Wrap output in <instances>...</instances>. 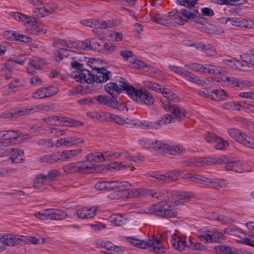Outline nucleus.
Listing matches in <instances>:
<instances>
[{
	"label": "nucleus",
	"instance_id": "32",
	"mask_svg": "<svg viewBox=\"0 0 254 254\" xmlns=\"http://www.w3.org/2000/svg\"><path fill=\"white\" fill-rule=\"evenodd\" d=\"M40 160L41 162L53 164L59 162V158L57 152L52 154L45 155L40 158Z\"/></svg>",
	"mask_w": 254,
	"mask_h": 254
},
{
	"label": "nucleus",
	"instance_id": "50",
	"mask_svg": "<svg viewBox=\"0 0 254 254\" xmlns=\"http://www.w3.org/2000/svg\"><path fill=\"white\" fill-rule=\"evenodd\" d=\"M229 135L236 141L238 142L239 138L243 134V132L240 131L238 129L236 128H231L228 130Z\"/></svg>",
	"mask_w": 254,
	"mask_h": 254
},
{
	"label": "nucleus",
	"instance_id": "21",
	"mask_svg": "<svg viewBox=\"0 0 254 254\" xmlns=\"http://www.w3.org/2000/svg\"><path fill=\"white\" fill-rule=\"evenodd\" d=\"M53 86H49L47 87L40 88L32 94V97L35 99H43L50 96H54L57 92H51L49 89Z\"/></svg>",
	"mask_w": 254,
	"mask_h": 254
},
{
	"label": "nucleus",
	"instance_id": "22",
	"mask_svg": "<svg viewBox=\"0 0 254 254\" xmlns=\"http://www.w3.org/2000/svg\"><path fill=\"white\" fill-rule=\"evenodd\" d=\"M142 189H137L135 190L126 189L123 187L122 190L118 192L120 193V196L123 198H132L142 196Z\"/></svg>",
	"mask_w": 254,
	"mask_h": 254
},
{
	"label": "nucleus",
	"instance_id": "36",
	"mask_svg": "<svg viewBox=\"0 0 254 254\" xmlns=\"http://www.w3.org/2000/svg\"><path fill=\"white\" fill-rule=\"evenodd\" d=\"M4 155L10 156V159L11 161L13 160V158L14 157L24 156V151L17 148H10L9 149L4 150Z\"/></svg>",
	"mask_w": 254,
	"mask_h": 254
},
{
	"label": "nucleus",
	"instance_id": "59",
	"mask_svg": "<svg viewBox=\"0 0 254 254\" xmlns=\"http://www.w3.org/2000/svg\"><path fill=\"white\" fill-rule=\"evenodd\" d=\"M120 55L125 61H128L129 58L133 60L134 58L133 53L131 51H121L120 52Z\"/></svg>",
	"mask_w": 254,
	"mask_h": 254
},
{
	"label": "nucleus",
	"instance_id": "4",
	"mask_svg": "<svg viewBox=\"0 0 254 254\" xmlns=\"http://www.w3.org/2000/svg\"><path fill=\"white\" fill-rule=\"evenodd\" d=\"M20 134V132L12 130L0 132V157L4 156L3 148L14 144Z\"/></svg>",
	"mask_w": 254,
	"mask_h": 254
},
{
	"label": "nucleus",
	"instance_id": "37",
	"mask_svg": "<svg viewBox=\"0 0 254 254\" xmlns=\"http://www.w3.org/2000/svg\"><path fill=\"white\" fill-rule=\"evenodd\" d=\"M64 52H68V53L67 55L65 56V57H67L68 56H72V54L75 53V51L73 50H67L64 48H60L59 50H57L56 52H54V55L55 56V59L57 62H60L63 59V53Z\"/></svg>",
	"mask_w": 254,
	"mask_h": 254
},
{
	"label": "nucleus",
	"instance_id": "62",
	"mask_svg": "<svg viewBox=\"0 0 254 254\" xmlns=\"http://www.w3.org/2000/svg\"><path fill=\"white\" fill-rule=\"evenodd\" d=\"M111 25L112 23L111 21H105L97 20V22L96 23V26L97 27H96L95 28L105 29L111 27Z\"/></svg>",
	"mask_w": 254,
	"mask_h": 254
},
{
	"label": "nucleus",
	"instance_id": "63",
	"mask_svg": "<svg viewBox=\"0 0 254 254\" xmlns=\"http://www.w3.org/2000/svg\"><path fill=\"white\" fill-rule=\"evenodd\" d=\"M23 237L26 238L24 240H25V241L22 242V243H21L20 245L25 244L26 243H29L30 242L33 244H38L39 243L38 242L39 241V240L35 237H25L24 236H21L20 237L19 236V238H20V239L22 238Z\"/></svg>",
	"mask_w": 254,
	"mask_h": 254
},
{
	"label": "nucleus",
	"instance_id": "40",
	"mask_svg": "<svg viewBox=\"0 0 254 254\" xmlns=\"http://www.w3.org/2000/svg\"><path fill=\"white\" fill-rule=\"evenodd\" d=\"M184 77L186 79L198 84H202V83L204 82V81L200 79L198 76H195L194 74L188 70H187Z\"/></svg>",
	"mask_w": 254,
	"mask_h": 254
},
{
	"label": "nucleus",
	"instance_id": "55",
	"mask_svg": "<svg viewBox=\"0 0 254 254\" xmlns=\"http://www.w3.org/2000/svg\"><path fill=\"white\" fill-rule=\"evenodd\" d=\"M17 33V32L13 31H5L3 32V36L6 39L10 41H15Z\"/></svg>",
	"mask_w": 254,
	"mask_h": 254
},
{
	"label": "nucleus",
	"instance_id": "51",
	"mask_svg": "<svg viewBox=\"0 0 254 254\" xmlns=\"http://www.w3.org/2000/svg\"><path fill=\"white\" fill-rule=\"evenodd\" d=\"M99 62L102 63L103 62L102 60L96 58H89L87 61V64L92 68V70H96L98 68H100L97 66V64Z\"/></svg>",
	"mask_w": 254,
	"mask_h": 254
},
{
	"label": "nucleus",
	"instance_id": "7",
	"mask_svg": "<svg viewBox=\"0 0 254 254\" xmlns=\"http://www.w3.org/2000/svg\"><path fill=\"white\" fill-rule=\"evenodd\" d=\"M126 79L122 77H118L113 81L107 83L105 85V91L112 97L117 98L122 93V88L125 84Z\"/></svg>",
	"mask_w": 254,
	"mask_h": 254
},
{
	"label": "nucleus",
	"instance_id": "1",
	"mask_svg": "<svg viewBox=\"0 0 254 254\" xmlns=\"http://www.w3.org/2000/svg\"><path fill=\"white\" fill-rule=\"evenodd\" d=\"M162 240H167L168 237H171L170 243L176 249L180 252L183 251L186 247L192 250L202 251L205 249L204 245L200 243H194L192 238L190 237L189 242L185 240H182L180 237H177L175 233L172 234L170 231H166L163 233L161 236Z\"/></svg>",
	"mask_w": 254,
	"mask_h": 254
},
{
	"label": "nucleus",
	"instance_id": "2",
	"mask_svg": "<svg viewBox=\"0 0 254 254\" xmlns=\"http://www.w3.org/2000/svg\"><path fill=\"white\" fill-rule=\"evenodd\" d=\"M139 141L140 145L145 149L152 148L155 151L168 153L171 155H178L183 151L182 146L170 145L161 140H156L153 142L147 139L143 138Z\"/></svg>",
	"mask_w": 254,
	"mask_h": 254
},
{
	"label": "nucleus",
	"instance_id": "33",
	"mask_svg": "<svg viewBox=\"0 0 254 254\" xmlns=\"http://www.w3.org/2000/svg\"><path fill=\"white\" fill-rule=\"evenodd\" d=\"M214 249L218 254H234L235 253L233 251V248L228 246L217 245L214 247Z\"/></svg>",
	"mask_w": 254,
	"mask_h": 254
},
{
	"label": "nucleus",
	"instance_id": "13",
	"mask_svg": "<svg viewBox=\"0 0 254 254\" xmlns=\"http://www.w3.org/2000/svg\"><path fill=\"white\" fill-rule=\"evenodd\" d=\"M70 65L73 68L77 70L76 71H74L72 73V76L77 79L76 80L77 82L83 83L84 81L86 83V79L90 74V71L84 68L83 65L77 61L71 62Z\"/></svg>",
	"mask_w": 254,
	"mask_h": 254
},
{
	"label": "nucleus",
	"instance_id": "25",
	"mask_svg": "<svg viewBox=\"0 0 254 254\" xmlns=\"http://www.w3.org/2000/svg\"><path fill=\"white\" fill-rule=\"evenodd\" d=\"M140 90L135 89L133 86L129 85L127 80L122 88V93L126 92L131 99L136 101L139 94Z\"/></svg>",
	"mask_w": 254,
	"mask_h": 254
},
{
	"label": "nucleus",
	"instance_id": "57",
	"mask_svg": "<svg viewBox=\"0 0 254 254\" xmlns=\"http://www.w3.org/2000/svg\"><path fill=\"white\" fill-rule=\"evenodd\" d=\"M84 86L83 85L79 84L77 86H76L74 88L69 90L68 93V95H73L77 93H86L85 91H83Z\"/></svg>",
	"mask_w": 254,
	"mask_h": 254
},
{
	"label": "nucleus",
	"instance_id": "45",
	"mask_svg": "<svg viewBox=\"0 0 254 254\" xmlns=\"http://www.w3.org/2000/svg\"><path fill=\"white\" fill-rule=\"evenodd\" d=\"M215 95V98H212L213 99L216 100H223L228 97L226 92L222 89H217L213 90L212 92Z\"/></svg>",
	"mask_w": 254,
	"mask_h": 254
},
{
	"label": "nucleus",
	"instance_id": "20",
	"mask_svg": "<svg viewBox=\"0 0 254 254\" xmlns=\"http://www.w3.org/2000/svg\"><path fill=\"white\" fill-rule=\"evenodd\" d=\"M136 102L140 104L150 106L153 104L154 99L148 91H143L141 89Z\"/></svg>",
	"mask_w": 254,
	"mask_h": 254
},
{
	"label": "nucleus",
	"instance_id": "16",
	"mask_svg": "<svg viewBox=\"0 0 254 254\" xmlns=\"http://www.w3.org/2000/svg\"><path fill=\"white\" fill-rule=\"evenodd\" d=\"M162 107L168 112L172 113L173 118L178 119L179 121H182V117L186 116L187 112L183 109L179 108L178 106L172 104L168 102V104L164 103L161 100Z\"/></svg>",
	"mask_w": 254,
	"mask_h": 254
},
{
	"label": "nucleus",
	"instance_id": "60",
	"mask_svg": "<svg viewBox=\"0 0 254 254\" xmlns=\"http://www.w3.org/2000/svg\"><path fill=\"white\" fill-rule=\"evenodd\" d=\"M133 61L130 62L129 65L136 68L141 69L143 68L145 66V64L140 60H137L133 58Z\"/></svg>",
	"mask_w": 254,
	"mask_h": 254
},
{
	"label": "nucleus",
	"instance_id": "6",
	"mask_svg": "<svg viewBox=\"0 0 254 254\" xmlns=\"http://www.w3.org/2000/svg\"><path fill=\"white\" fill-rule=\"evenodd\" d=\"M198 237L201 241L206 243H221L225 239L223 231L220 229L204 231L202 234L198 235Z\"/></svg>",
	"mask_w": 254,
	"mask_h": 254
},
{
	"label": "nucleus",
	"instance_id": "3",
	"mask_svg": "<svg viewBox=\"0 0 254 254\" xmlns=\"http://www.w3.org/2000/svg\"><path fill=\"white\" fill-rule=\"evenodd\" d=\"M197 0H176V2L181 5L186 7L180 10L181 15L187 20L193 21L197 23H200V20L202 18V15L195 9H192L197 3Z\"/></svg>",
	"mask_w": 254,
	"mask_h": 254
},
{
	"label": "nucleus",
	"instance_id": "52",
	"mask_svg": "<svg viewBox=\"0 0 254 254\" xmlns=\"http://www.w3.org/2000/svg\"><path fill=\"white\" fill-rule=\"evenodd\" d=\"M144 85L146 87L155 91H159L161 92L162 90L160 85L152 81H146L144 82Z\"/></svg>",
	"mask_w": 254,
	"mask_h": 254
},
{
	"label": "nucleus",
	"instance_id": "10",
	"mask_svg": "<svg viewBox=\"0 0 254 254\" xmlns=\"http://www.w3.org/2000/svg\"><path fill=\"white\" fill-rule=\"evenodd\" d=\"M26 238L20 239L19 236L11 235H3L0 234V253L6 250L7 246L14 247L22 243Z\"/></svg>",
	"mask_w": 254,
	"mask_h": 254
},
{
	"label": "nucleus",
	"instance_id": "5",
	"mask_svg": "<svg viewBox=\"0 0 254 254\" xmlns=\"http://www.w3.org/2000/svg\"><path fill=\"white\" fill-rule=\"evenodd\" d=\"M89 73L86 79V83L89 84L94 82L97 83L105 82L112 76V73L104 67H100L96 70H91Z\"/></svg>",
	"mask_w": 254,
	"mask_h": 254
},
{
	"label": "nucleus",
	"instance_id": "14",
	"mask_svg": "<svg viewBox=\"0 0 254 254\" xmlns=\"http://www.w3.org/2000/svg\"><path fill=\"white\" fill-rule=\"evenodd\" d=\"M94 167L85 165L81 162L70 163L63 166L64 171L67 174L86 173Z\"/></svg>",
	"mask_w": 254,
	"mask_h": 254
},
{
	"label": "nucleus",
	"instance_id": "17",
	"mask_svg": "<svg viewBox=\"0 0 254 254\" xmlns=\"http://www.w3.org/2000/svg\"><path fill=\"white\" fill-rule=\"evenodd\" d=\"M205 139L208 142H215L214 147L216 149L223 150L226 149L229 145L226 141L212 132H208L205 135Z\"/></svg>",
	"mask_w": 254,
	"mask_h": 254
},
{
	"label": "nucleus",
	"instance_id": "12",
	"mask_svg": "<svg viewBox=\"0 0 254 254\" xmlns=\"http://www.w3.org/2000/svg\"><path fill=\"white\" fill-rule=\"evenodd\" d=\"M183 172L181 170H171L164 175H156L152 181L159 184H168L176 181L179 179V174Z\"/></svg>",
	"mask_w": 254,
	"mask_h": 254
},
{
	"label": "nucleus",
	"instance_id": "49",
	"mask_svg": "<svg viewBox=\"0 0 254 254\" xmlns=\"http://www.w3.org/2000/svg\"><path fill=\"white\" fill-rule=\"evenodd\" d=\"M66 146H71L73 145H77L79 143H83L84 140L81 138L76 137H70L66 138Z\"/></svg>",
	"mask_w": 254,
	"mask_h": 254
},
{
	"label": "nucleus",
	"instance_id": "54",
	"mask_svg": "<svg viewBox=\"0 0 254 254\" xmlns=\"http://www.w3.org/2000/svg\"><path fill=\"white\" fill-rule=\"evenodd\" d=\"M60 173L59 170L54 169L50 170L47 175H46V179L50 182L54 180L57 177L60 176Z\"/></svg>",
	"mask_w": 254,
	"mask_h": 254
},
{
	"label": "nucleus",
	"instance_id": "30",
	"mask_svg": "<svg viewBox=\"0 0 254 254\" xmlns=\"http://www.w3.org/2000/svg\"><path fill=\"white\" fill-rule=\"evenodd\" d=\"M141 191L143 197L151 196L157 200H160L161 190H153L142 189V190Z\"/></svg>",
	"mask_w": 254,
	"mask_h": 254
},
{
	"label": "nucleus",
	"instance_id": "18",
	"mask_svg": "<svg viewBox=\"0 0 254 254\" xmlns=\"http://www.w3.org/2000/svg\"><path fill=\"white\" fill-rule=\"evenodd\" d=\"M225 23L230 21L231 25L245 28H253L254 24L251 20H247L243 17H232L224 19Z\"/></svg>",
	"mask_w": 254,
	"mask_h": 254
},
{
	"label": "nucleus",
	"instance_id": "39",
	"mask_svg": "<svg viewBox=\"0 0 254 254\" xmlns=\"http://www.w3.org/2000/svg\"><path fill=\"white\" fill-rule=\"evenodd\" d=\"M223 159H222V156L219 158H212V157H206L204 158L201 160V163L204 165H212L214 164H223Z\"/></svg>",
	"mask_w": 254,
	"mask_h": 254
},
{
	"label": "nucleus",
	"instance_id": "46",
	"mask_svg": "<svg viewBox=\"0 0 254 254\" xmlns=\"http://www.w3.org/2000/svg\"><path fill=\"white\" fill-rule=\"evenodd\" d=\"M173 190H161V201L167 202L172 201Z\"/></svg>",
	"mask_w": 254,
	"mask_h": 254
},
{
	"label": "nucleus",
	"instance_id": "28",
	"mask_svg": "<svg viewBox=\"0 0 254 254\" xmlns=\"http://www.w3.org/2000/svg\"><path fill=\"white\" fill-rule=\"evenodd\" d=\"M161 92L164 97L168 100V102L178 103L180 101V98L176 94L165 88H163Z\"/></svg>",
	"mask_w": 254,
	"mask_h": 254
},
{
	"label": "nucleus",
	"instance_id": "19",
	"mask_svg": "<svg viewBox=\"0 0 254 254\" xmlns=\"http://www.w3.org/2000/svg\"><path fill=\"white\" fill-rule=\"evenodd\" d=\"M96 210L97 209L95 207H92L90 208L84 207L77 209L74 215L81 219L92 218L95 216Z\"/></svg>",
	"mask_w": 254,
	"mask_h": 254
},
{
	"label": "nucleus",
	"instance_id": "44",
	"mask_svg": "<svg viewBox=\"0 0 254 254\" xmlns=\"http://www.w3.org/2000/svg\"><path fill=\"white\" fill-rule=\"evenodd\" d=\"M250 53L241 55V58L244 62L254 65V49L250 50Z\"/></svg>",
	"mask_w": 254,
	"mask_h": 254
},
{
	"label": "nucleus",
	"instance_id": "11",
	"mask_svg": "<svg viewBox=\"0 0 254 254\" xmlns=\"http://www.w3.org/2000/svg\"><path fill=\"white\" fill-rule=\"evenodd\" d=\"M149 213L164 218H172L176 217L177 211L173 208L169 207V209H164L162 205L156 204L149 207Z\"/></svg>",
	"mask_w": 254,
	"mask_h": 254
},
{
	"label": "nucleus",
	"instance_id": "58",
	"mask_svg": "<svg viewBox=\"0 0 254 254\" xmlns=\"http://www.w3.org/2000/svg\"><path fill=\"white\" fill-rule=\"evenodd\" d=\"M94 42H92L91 43L90 40L86 39L84 41L82 42L81 45L84 48V49H89L90 50H100V49H98L96 46H94Z\"/></svg>",
	"mask_w": 254,
	"mask_h": 254
},
{
	"label": "nucleus",
	"instance_id": "56",
	"mask_svg": "<svg viewBox=\"0 0 254 254\" xmlns=\"http://www.w3.org/2000/svg\"><path fill=\"white\" fill-rule=\"evenodd\" d=\"M153 122L146 121H142L138 122V125L137 126L143 129H149V128H153L154 125Z\"/></svg>",
	"mask_w": 254,
	"mask_h": 254
},
{
	"label": "nucleus",
	"instance_id": "34",
	"mask_svg": "<svg viewBox=\"0 0 254 254\" xmlns=\"http://www.w3.org/2000/svg\"><path fill=\"white\" fill-rule=\"evenodd\" d=\"M47 181L48 180L46 179L45 175L43 174H39L34 181L33 188L36 190H39L44 185Z\"/></svg>",
	"mask_w": 254,
	"mask_h": 254
},
{
	"label": "nucleus",
	"instance_id": "24",
	"mask_svg": "<svg viewBox=\"0 0 254 254\" xmlns=\"http://www.w3.org/2000/svg\"><path fill=\"white\" fill-rule=\"evenodd\" d=\"M222 81L226 82V84L231 87H243L244 86H251L252 83L249 81H244L240 82L239 80L234 77H226L225 79Z\"/></svg>",
	"mask_w": 254,
	"mask_h": 254
},
{
	"label": "nucleus",
	"instance_id": "53",
	"mask_svg": "<svg viewBox=\"0 0 254 254\" xmlns=\"http://www.w3.org/2000/svg\"><path fill=\"white\" fill-rule=\"evenodd\" d=\"M125 219L121 216L116 215L112 217V222L115 226H121L125 224Z\"/></svg>",
	"mask_w": 254,
	"mask_h": 254
},
{
	"label": "nucleus",
	"instance_id": "27",
	"mask_svg": "<svg viewBox=\"0 0 254 254\" xmlns=\"http://www.w3.org/2000/svg\"><path fill=\"white\" fill-rule=\"evenodd\" d=\"M238 142L248 147L254 149V139L244 133L239 138Z\"/></svg>",
	"mask_w": 254,
	"mask_h": 254
},
{
	"label": "nucleus",
	"instance_id": "42",
	"mask_svg": "<svg viewBox=\"0 0 254 254\" xmlns=\"http://www.w3.org/2000/svg\"><path fill=\"white\" fill-rule=\"evenodd\" d=\"M208 69L210 71V74H219L224 75L228 72L225 67H222L219 66L212 65V66H210Z\"/></svg>",
	"mask_w": 254,
	"mask_h": 254
},
{
	"label": "nucleus",
	"instance_id": "9",
	"mask_svg": "<svg viewBox=\"0 0 254 254\" xmlns=\"http://www.w3.org/2000/svg\"><path fill=\"white\" fill-rule=\"evenodd\" d=\"M43 120L47 125H50L61 126H81L83 125V123L81 122L66 117H63L60 119L57 116H52L44 118Z\"/></svg>",
	"mask_w": 254,
	"mask_h": 254
},
{
	"label": "nucleus",
	"instance_id": "31",
	"mask_svg": "<svg viewBox=\"0 0 254 254\" xmlns=\"http://www.w3.org/2000/svg\"><path fill=\"white\" fill-rule=\"evenodd\" d=\"M38 107H31L30 108H24L22 110H20L14 112V115H11L12 116H14L15 117L18 116H24L25 115H29L30 114L34 113L38 111Z\"/></svg>",
	"mask_w": 254,
	"mask_h": 254
},
{
	"label": "nucleus",
	"instance_id": "8",
	"mask_svg": "<svg viewBox=\"0 0 254 254\" xmlns=\"http://www.w3.org/2000/svg\"><path fill=\"white\" fill-rule=\"evenodd\" d=\"M136 247L140 249L147 248L150 252L157 254H162L166 253V248L158 240H149L147 242L138 239Z\"/></svg>",
	"mask_w": 254,
	"mask_h": 254
},
{
	"label": "nucleus",
	"instance_id": "23",
	"mask_svg": "<svg viewBox=\"0 0 254 254\" xmlns=\"http://www.w3.org/2000/svg\"><path fill=\"white\" fill-rule=\"evenodd\" d=\"M193 196V194L190 192L173 190L172 202L183 200V202H185Z\"/></svg>",
	"mask_w": 254,
	"mask_h": 254
},
{
	"label": "nucleus",
	"instance_id": "61",
	"mask_svg": "<svg viewBox=\"0 0 254 254\" xmlns=\"http://www.w3.org/2000/svg\"><path fill=\"white\" fill-rule=\"evenodd\" d=\"M107 185V181H100L95 185L94 188L97 190L108 191Z\"/></svg>",
	"mask_w": 254,
	"mask_h": 254
},
{
	"label": "nucleus",
	"instance_id": "38",
	"mask_svg": "<svg viewBox=\"0 0 254 254\" xmlns=\"http://www.w3.org/2000/svg\"><path fill=\"white\" fill-rule=\"evenodd\" d=\"M108 191H119L123 188V184L121 182L117 181H107Z\"/></svg>",
	"mask_w": 254,
	"mask_h": 254
},
{
	"label": "nucleus",
	"instance_id": "64",
	"mask_svg": "<svg viewBox=\"0 0 254 254\" xmlns=\"http://www.w3.org/2000/svg\"><path fill=\"white\" fill-rule=\"evenodd\" d=\"M15 41L23 43H29L31 42V38L26 35L17 33Z\"/></svg>",
	"mask_w": 254,
	"mask_h": 254
},
{
	"label": "nucleus",
	"instance_id": "48",
	"mask_svg": "<svg viewBox=\"0 0 254 254\" xmlns=\"http://www.w3.org/2000/svg\"><path fill=\"white\" fill-rule=\"evenodd\" d=\"M191 181L202 185H208V182L209 181V180L207 178L197 174H192Z\"/></svg>",
	"mask_w": 254,
	"mask_h": 254
},
{
	"label": "nucleus",
	"instance_id": "35",
	"mask_svg": "<svg viewBox=\"0 0 254 254\" xmlns=\"http://www.w3.org/2000/svg\"><path fill=\"white\" fill-rule=\"evenodd\" d=\"M222 108L230 111H239L242 108V101L239 102H232L224 103Z\"/></svg>",
	"mask_w": 254,
	"mask_h": 254
},
{
	"label": "nucleus",
	"instance_id": "15",
	"mask_svg": "<svg viewBox=\"0 0 254 254\" xmlns=\"http://www.w3.org/2000/svg\"><path fill=\"white\" fill-rule=\"evenodd\" d=\"M94 98L97 103L101 105H105L117 110H120L122 106L117 98L110 97L106 95H99L94 96Z\"/></svg>",
	"mask_w": 254,
	"mask_h": 254
},
{
	"label": "nucleus",
	"instance_id": "29",
	"mask_svg": "<svg viewBox=\"0 0 254 254\" xmlns=\"http://www.w3.org/2000/svg\"><path fill=\"white\" fill-rule=\"evenodd\" d=\"M106 117L104 120L106 121L114 122L116 124L124 126L126 123V120L121 117L110 113L106 114Z\"/></svg>",
	"mask_w": 254,
	"mask_h": 254
},
{
	"label": "nucleus",
	"instance_id": "41",
	"mask_svg": "<svg viewBox=\"0 0 254 254\" xmlns=\"http://www.w3.org/2000/svg\"><path fill=\"white\" fill-rule=\"evenodd\" d=\"M209 181L208 182V185H210L212 187L214 188H217L218 187H224L226 184L227 182L225 180L220 179H210L208 178Z\"/></svg>",
	"mask_w": 254,
	"mask_h": 254
},
{
	"label": "nucleus",
	"instance_id": "26",
	"mask_svg": "<svg viewBox=\"0 0 254 254\" xmlns=\"http://www.w3.org/2000/svg\"><path fill=\"white\" fill-rule=\"evenodd\" d=\"M222 159L224 160L223 161V164L225 163V168L227 170H234L236 172H239V173H243V172L242 171H239L237 169V167L238 166H240L241 165V163L239 161H232L231 159L228 158L225 156H222Z\"/></svg>",
	"mask_w": 254,
	"mask_h": 254
},
{
	"label": "nucleus",
	"instance_id": "43",
	"mask_svg": "<svg viewBox=\"0 0 254 254\" xmlns=\"http://www.w3.org/2000/svg\"><path fill=\"white\" fill-rule=\"evenodd\" d=\"M86 160L93 164L94 162H103L104 161V156L97 153H90L86 156Z\"/></svg>",
	"mask_w": 254,
	"mask_h": 254
},
{
	"label": "nucleus",
	"instance_id": "47",
	"mask_svg": "<svg viewBox=\"0 0 254 254\" xmlns=\"http://www.w3.org/2000/svg\"><path fill=\"white\" fill-rule=\"evenodd\" d=\"M15 65V64L12 61V58H9L4 63L1 64V71H11L14 68Z\"/></svg>",
	"mask_w": 254,
	"mask_h": 254
}]
</instances>
